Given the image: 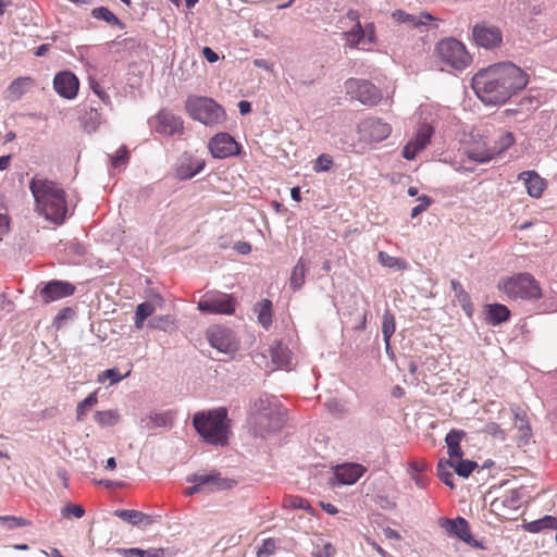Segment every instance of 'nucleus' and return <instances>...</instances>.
I'll use <instances>...</instances> for the list:
<instances>
[{
  "label": "nucleus",
  "instance_id": "obj_1",
  "mask_svg": "<svg viewBox=\"0 0 557 557\" xmlns=\"http://www.w3.org/2000/svg\"><path fill=\"white\" fill-rule=\"evenodd\" d=\"M529 83V75L511 62H500L480 70L472 77V88L485 104H503Z\"/></svg>",
  "mask_w": 557,
  "mask_h": 557
},
{
  "label": "nucleus",
  "instance_id": "obj_2",
  "mask_svg": "<svg viewBox=\"0 0 557 557\" xmlns=\"http://www.w3.org/2000/svg\"><path fill=\"white\" fill-rule=\"evenodd\" d=\"M29 189L36 210L54 224H62L67 214L65 191L55 182L45 177H33Z\"/></svg>",
  "mask_w": 557,
  "mask_h": 557
},
{
  "label": "nucleus",
  "instance_id": "obj_3",
  "mask_svg": "<svg viewBox=\"0 0 557 557\" xmlns=\"http://www.w3.org/2000/svg\"><path fill=\"white\" fill-rule=\"evenodd\" d=\"M256 432L261 436L278 431L285 422V410L271 395H261L253 400L250 408Z\"/></svg>",
  "mask_w": 557,
  "mask_h": 557
},
{
  "label": "nucleus",
  "instance_id": "obj_4",
  "mask_svg": "<svg viewBox=\"0 0 557 557\" xmlns=\"http://www.w3.org/2000/svg\"><path fill=\"white\" fill-rule=\"evenodd\" d=\"M193 424L197 433L209 444L225 446L228 442L227 410L224 407L208 412H196Z\"/></svg>",
  "mask_w": 557,
  "mask_h": 557
},
{
  "label": "nucleus",
  "instance_id": "obj_5",
  "mask_svg": "<svg viewBox=\"0 0 557 557\" xmlns=\"http://www.w3.org/2000/svg\"><path fill=\"white\" fill-rule=\"evenodd\" d=\"M185 108L189 116L207 126L221 124L225 121L224 109L207 97H188Z\"/></svg>",
  "mask_w": 557,
  "mask_h": 557
},
{
  "label": "nucleus",
  "instance_id": "obj_6",
  "mask_svg": "<svg viewBox=\"0 0 557 557\" xmlns=\"http://www.w3.org/2000/svg\"><path fill=\"white\" fill-rule=\"evenodd\" d=\"M503 292L513 300H532L542 296L539 283L529 273L509 277L502 284Z\"/></svg>",
  "mask_w": 557,
  "mask_h": 557
},
{
  "label": "nucleus",
  "instance_id": "obj_7",
  "mask_svg": "<svg viewBox=\"0 0 557 557\" xmlns=\"http://www.w3.org/2000/svg\"><path fill=\"white\" fill-rule=\"evenodd\" d=\"M435 54L442 63L458 71L466 69L471 62L463 44L455 38H445L437 42Z\"/></svg>",
  "mask_w": 557,
  "mask_h": 557
},
{
  "label": "nucleus",
  "instance_id": "obj_8",
  "mask_svg": "<svg viewBox=\"0 0 557 557\" xmlns=\"http://www.w3.org/2000/svg\"><path fill=\"white\" fill-rule=\"evenodd\" d=\"M236 300L233 295L219 290H209L198 301V309L209 314H233Z\"/></svg>",
  "mask_w": 557,
  "mask_h": 557
},
{
  "label": "nucleus",
  "instance_id": "obj_9",
  "mask_svg": "<svg viewBox=\"0 0 557 557\" xmlns=\"http://www.w3.org/2000/svg\"><path fill=\"white\" fill-rule=\"evenodd\" d=\"M345 89L352 99L368 107L379 104L383 97L381 90L367 79L348 78L345 82Z\"/></svg>",
  "mask_w": 557,
  "mask_h": 557
},
{
  "label": "nucleus",
  "instance_id": "obj_10",
  "mask_svg": "<svg viewBox=\"0 0 557 557\" xmlns=\"http://www.w3.org/2000/svg\"><path fill=\"white\" fill-rule=\"evenodd\" d=\"M207 338L211 347L219 352L232 355L238 349V341L234 332L221 325H214L208 329Z\"/></svg>",
  "mask_w": 557,
  "mask_h": 557
},
{
  "label": "nucleus",
  "instance_id": "obj_11",
  "mask_svg": "<svg viewBox=\"0 0 557 557\" xmlns=\"http://www.w3.org/2000/svg\"><path fill=\"white\" fill-rule=\"evenodd\" d=\"M392 133V126L380 117H369L358 125L360 139L367 143H380Z\"/></svg>",
  "mask_w": 557,
  "mask_h": 557
},
{
  "label": "nucleus",
  "instance_id": "obj_12",
  "mask_svg": "<svg viewBox=\"0 0 557 557\" xmlns=\"http://www.w3.org/2000/svg\"><path fill=\"white\" fill-rule=\"evenodd\" d=\"M186 480L187 482L193 483V485L187 487L185 491L187 495H194L203 490L220 491L230 487L227 481L215 471L203 474H191L188 475Z\"/></svg>",
  "mask_w": 557,
  "mask_h": 557
},
{
  "label": "nucleus",
  "instance_id": "obj_13",
  "mask_svg": "<svg viewBox=\"0 0 557 557\" xmlns=\"http://www.w3.org/2000/svg\"><path fill=\"white\" fill-rule=\"evenodd\" d=\"M440 525L450 536L459 539L460 541L465 542L469 546L474 547V548L483 547L482 543L472 536L469 522L465 518L457 517L455 519H441Z\"/></svg>",
  "mask_w": 557,
  "mask_h": 557
},
{
  "label": "nucleus",
  "instance_id": "obj_14",
  "mask_svg": "<svg viewBox=\"0 0 557 557\" xmlns=\"http://www.w3.org/2000/svg\"><path fill=\"white\" fill-rule=\"evenodd\" d=\"M434 135V127L429 123H420L414 137L403 148L401 154L406 160H413L423 150Z\"/></svg>",
  "mask_w": 557,
  "mask_h": 557
},
{
  "label": "nucleus",
  "instance_id": "obj_15",
  "mask_svg": "<svg viewBox=\"0 0 557 557\" xmlns=\"http://www.w3.org/2000/svg\"><path fill=\"white\" fill-rule=\"evenodd\" d=\"M209 149L215 159H225L239 153V145L228 133L224 132L210 139Z\"/></svg>",
  "mask_w": 557,
  "mask_h": 557
},
{
  "label": "nucleus",
  "instance_id": "obj_16",
  "mask_svg": "<svg viewBox=\"0 0 557 557\" xmlns=\"http://www.w3.org/2000/svg\"><path fill=\"white\" fill-rule=\"evenodd\" d=\"M475 44L485 49H493L500 45L503 35L498 27L478 24L472 30Z\"/></svg>",
  "mask_w": 557,
  "mask_h": 557
},
{
  "label": "nucleus",
  "instance_id": "obj_17",
  "mask_svg": "<svg viewBox=\"0 0 557 557\" xmlns=\"http://www.w3.org/2000/svg\"><path fill=\"white\" fill-rule=\"evenodd\" d=\"M75 292V286L65 281L52 280L40 289V296L45 304H49L69 296Z\"/></svg>",
  "mask_w": 557,
  "mask_h": 557
},
{
  "label": "nucleus",
  "instance_id": "obj_18",
  "mask_svg": "<svg viewBox=\"0 0 557 557\" xmlns=\"http://www.w3.org/2000/svg\"><path fill=\"white\" fill-rule=\"evenodd\" d=\"M78 78L69 71H62L58 73L53 78V88L55 92L65 99L75 98L78 91Z\"/></svg>",
  "mask_w": 557,
  "mask_h": 557
},
{
  "label": "nucleus",
  "instance_id": "obj_19",
  "mask_svg": "<svg viewBox=\"0 0 557 557\" xmlns=\"http://www.w3.org/2000/svg\"><path fill=\"white\" fill-rule=\"evenodd\" d=\"M158 125L156 132L172 136L183 131V121L180 116L175 115L171 111L160 110L156 116Z\"/></svg>",
  "mask_w": 557,
  "mask_h": 557
},
{
  "label": "nucleus",
  "instance_id": "obj_20",
  "mask_svg": "<svg viewBox=\"0 0 557 557\" xmlns=\"http://www.w3.org/2000/svg\"><path fill=\"white\" fill-rule=\"evenodd\" d=\"M364 468L358 463H346L336 467L335 478L342 485H351L356 483L363 474Z\"/></svg>",
  "mask_w": 557,
  "mask_h": 557
},
{
  "label": "nucleus",
  "instance_id": "obj_21",
  "mask_svg": "<svg viewBox=\"0 0 557 557\" xmlns=\"http://www.w3.org/2000/svg\"><path fill=\"white\" fill-rule=\"evenodd\" d=\"M206 162L202 159L183 156L176 169V173L182 180H190L205 169Z\"/></svg>",
  "mask_w": 557,
  "mask_h": 557
},
{
  "label": "nucleus",
  "instance_id": "obj_22",
  "mask_svg": "<svg viewBox=\"0 0 557 557\" xmlns=\"http://www.w3.org/2000/svg\"><path fill=\"white\" fill-rule=\"evenodd\" d=\"M393 20L400 24H407L412 28L420 27L422 25H426L429 21H433L434 17L426 11L421 12L418 15L410 14L405 12L404 10L397 9L392 13Z\"/></svg>",
  "mask_w": 557,
  "mask_h": 557
},
{
  "label": "nucleus",
  "instance_id": "obj_23",
  "mask_svg": "<svg viewBox=\"0 0 557 557\" xmlns=\"http://www.w3.org/2000/svg\"><path fill=\"white\" fill-rule=\"evenodd\" d=\"M511 411L513 414L515 428L518 430V444L525 445L529 442L532 434L527 414L518 406L511 408Z\"/></svg>",
  "mask_w": 557,
  "mask_h": 557
},
{
  "label": "nucleus",
  "instance_id": "obj_24",
  "mask_svg": "<svg viewBox=\"0 0 557 557\" xmlns=\"http://www.w3.org/2000/svg\"><path fill=\"white\" fill-rule=\"evenodd\" d=\"M520 181H523L528 194L533 198L541 197L545 183L543 178L534 171H524L518 175Z\"/></svg>",
  "mask_w": 557,
  "mask_h": 557
},
{
  "label": "nucleus",
  "instance_id": "obj_25",
  "mask_svg": "<svg viewBox=\"0 0 557 557\" xmlns=\"http://www.w3.org/2000/svg\"><path fill=\"white\" fill-rule=\"evenodd\" d=\"M466 436V432L462 430L453 429L445 436V443L447 445L448 456L453 458H461L463 453L460 447V442Z\"/></svg>",
  "mask_w": 557,
  "mask_h": 557
},
{
  "label": "nucleus",
  "instance_id": "obj_26",
  "mask_svg": "<svg viewBox=\"0 0 557 557\" xmlns=\"http://www.w3.org/2000/svg\"><path fill=\"white\" fill-rule=\"evenodd\" d=\"M308 270L309 263L304 258H299V260L293 268L289 277V285L293 288V290H298L304 286L306 273L308 272Z\"/></svg>",
  "mask_w": 557,
  "mask_h": 557
},
{
  "label": "nucleus",
  "instance_id": "obj_27",
  "mask_svg": "<svg viewBox=\"0 0 557 557\" xmlns=\"http://www.w3.org/2000/svg\"><path fill=\"white\" fill-rule=\"evenodd\" d=\"M343 36L349 48H357L359 45H362L363 50H370L369 47H366V33L360 22H357L355 26L350 30L345 32Z\"/></svg>",
  "mask_w": 557,
  "mask_h": 557
},
{
  "label": "nucleus",
  "instance_id": "obj_28",
  "mask_svg": "<svg viewBox=\"0 0 557 557\" xmlns=\"http://www.w3.org/2000/svg\"><path fill=\"white\" fill-rule=\"evenodd\" d=\"M523 529L529 533H539L544 530H557V518L553 516H544L523 524Z\"/></svg>",
  "mask_w": 557,
  "mask_h": 557
},
{
  "label": "nucleus",
  "instance_id": "obj_29",
  "mask_svg": "<svg viewBox=\"0 0 557 557\" xmlns=\"http://www.w3.org/2000/svg\"><path fill=\"white\" fill-rule=\"evenodd\" d=\"M32 85L30 77H17L15 78L7 89V98L11 101L20 100L23 95L27 91Z\"/></svg>",
  "mask_w": 557,
  "mask_h": 557
},
{
  "label": "nucleus",
  "instance_id": "obj_30",
  "mask_svg": "<svg viewBox=\"0 0 557 557\" xmlns=\"http://www.w3.org/2000/svg\"><path fill=\"white\" fill-rule=\"evenodd\" d=\"M486 310V320L492 325H498L505 322L510 315L509 309L505 305L500 304L487 305Z\"/></svg>",
  "mask_w": 557,
  "mask_h": 557
},
{
  "label": "nucleus",
  "instance_id": "obj_31",
  "mask_svg": "<svg viewBox=\"0 0 557 557\" xmlns=\"http://www.w3.org/2000/svg\"><path fill=\"white\" fill-rule=\"evenodd\" d=\"M84 129L95 133L102 123V116L97 108H89L81 117Z\"/></svg>",
  "mask_w": 557,
  "mask_h": 557
},
{
  "label": "nucleus",
  "instance_id": "obj_32",
  "mask_svg": "<svg viewBox=\"0 0 557 557\" xmlns=\"http://www.w3.org/2000/svg\"><path fill=\"white\" fill-rule=\"evenodd\" d=\"M271 357L278 368H287L292 361V352L281 344L271 347Z\"/></svg>",
  "mask_w": 557,
  "mask_h": 557
},
{
  "label": "nucleus",
  "instance_id": "obj_33",
  "mask_svg": "<svg viewBox=\"0 0 557 557\" xmlns=\"http://www.w3.org/2000/svg\"><path fill=\"white\" fill-rule=\"evenodd\" d=\"M91 16L96 20L104 21L109 25L117 26L121 29L124 28V24L121 20L107 7H98L91 10Z\"/></svg>",
  "mask_w": 557,
  "mask_h": 557
},
{
  "label": "nucleus",
  "instance_id": "obj_34",
  "mask_svg": "<svg viewBox=\"0 0 557 557\" xmlns=\"http://www.w3.org/2000/svg\"><path fill=\"white\" fill-rule=\"evenodd\" d=\"M114 515L132 525H138L144 520H150L146 513L134 509H117Z\"/></svg>",
  "mask_w": 557,
  "mask_h": 557
},
{
  "label": "nucleus",
  "instance_id": "obj_35",
  "mask_svg": "<svg viewBox=\"0 0 557 557\" xmlns=\"http://www.w3.org/2000/svg\"><path fill=\"white\" fill-rule=\"evenodd\" d=\"M495 506L517 510L520 507V493L517 490H510L505 495L496 498L493 503Z\"/></svg>",
  "mask_w": 557,
  "mask_h": 557
},
{
  "label": "nucleus",
  "instance_id": "obj_36",
  "mask_svg": "<svg viewBox=\"0 0 557 557\" xmlns=\"http://www.w3.org/2000/svg\"><path fill=\"white\" fill-rule=\"evenodd\" d=\"M459 460L454 462L451 460L447 461L448 467H451L455 469V472L462 478H468L472 471L478 467V463L473 460H465L461 458H458Z\"/></svg>",
  "mask_w": 557,
  "mask_h": 557
},
{
  "label": "nucleus",
  "instance_id": "obj_37",
  "mask_svg": "<svg viewBox=\"0 0 557 557\" xmlns=\"http://www.w3.org/2000/svg\"><path fill=\"white\" fill-rule=\"evenodd\" d=\"M466 154L470 160L481 164L490 162L495 157V152H493L491 147L484 149L470 148L467 150Z\"/></svg>",
  "mask_w": 557,
  "mask_h": 557
},
{
  "label": "nucleus",
  "instance_id": "obj_38",
  "mask_svg": "<svg viewBox=\"0 0 557 557\" xmlns=\"http://www.w3.org/2000/svg\"><path fill=\"white\" fill-rule=\"evenodd\" d=\"M154 312V306L149 301H144L136 307L135 326L141 329L145 320Z\"/></svg>",
  "mask_w": 557,
  "mask_h": 557
},
{
  "label": "nucleus",
  "instance_id": "obj_39",
  "mask_svg": "<svg viewBox=\"0 0 557 557\" xmlns=\"http://www.w3.org/2000/svg\"><path fill=\"white\" fill-rule=\"evenodd\" d=\"M120 414L116 410L96 411L95 421L101 426H113L117 424Z\"/></svg>",
  "mask_w": 557,
  "mask_h": 557
},
{
  "label": "nucleus",
  "instance_id": "obj_40",
  "mask_svg": "<svg viewBox=\"0 0 557 557\" xmlns=\"http://www.w3.org/2000/svg\"><path fill=\"white\" fill-rule=\"evenodd\" d=\"M121 554L124 557H161L163 555V550L160 548H124L121 550Z\"/></svg>",
  "mask_w": 557,
  "mask_h": 557
},
{
  "label": "nucleus",
  "instance_id": "obj_41",
  "mask_svg": "<svg viewBox=\"0 0 557 557\" xmlns=\"http://www.w3.org/2000/svg\"><path fill=\"white\" fill-rule=\"evenodd\" d=\"M395 332V317L386 309L382 315V335L383 339H391Z\"/></svg>",
  "mask_w": 557,
  "mask_h": 557
},
{
  "label": "nucleus",
  "instance_id": "obj_42",
  "mask_svg": "<svg viewBox=\"0 0 557 557\" xmlns=\"http://www.w3.org/2000/svg\"><path fill=\"white\" fill-rule=\"evenodd\" d=\"M150 423L154 428H165L172 424L173 413L171 411L165 412H152L148 417Z\"/></svg>",
  "mask_w": 557,
  "mask_h": 557
},
{
  "label": "nucleus",
  "instance_id": "obj_43",
  "mask_svg": "<svg viewBox=\"0 0 557 557\" xmlns=\"http://www.w3.org/2000/svg\"><path fill=\"white\" fill-rule=\"evenodd\" d=\"M515 143V137L512 133L506 132L503 133L499 138L495 141V145L492 148L495 156L500 154L503 151L510 148Z\"/></svg>",
  "mask_w": 557,
  "mask_h": 557
},
{
  "label": "nucleus",
  "instance_id": "obj_44",
  "mask_svg": "<svg viewBox=\"0 0 557 557\" xmlns=\"http://www.w3.org/2000/svg\"><path fill=\"white\" fill-rule=\"evenodd\" d=\"M272 302L268 299H264L259 305V311H258V320L264 326L268 329L272 324Z\"/></svg>",
  "mask_w": 557,
  "mask_h": 557
},
{
  "label": "nucleus",
  "instance_id": "obj_45",
  "mask_svg": "<svg viewBox=\"0 0 557 557\" xmlns=\"http://www.w3.org/2000/svg\"><path fill=\"white\" fill-rule=\"evenodd\" d=\"M377 261L380 262L381 265L388 268V269H395V268L404 269L405 268V262L403 260H400L399 258L389 256L385 251L379 252Z\"/></svg>",
  "mask_w": 557,
  "mask_h": 557
},
{
  "label": "nucleus",
  "instance_id": "obj_46",
  "mask_svg": "<svg viewBox=\"0 0 557 557\" xmlns=\"http://www.w3.org/2000/svg\"><path fill=\"white\" fill-rule=\"evenodd\" d=\"M98 401L96 393L89 394L86 398H84L81 403H78L76 408V418L77 420H83L86 411L96 405Z\"/></svg>",
  "mask_w": 557,
  "mask_h": 557
},
{
  "label": "nucleus",
  "instance_id": "obj_47",
  "mask_svg": "<svg viewBox=\"0 0 557 557\" xmlns=\"http://www.w3.org/2000/svg\"><path fill=\"white\" fill-rule=\"evenodd\" d=\"M0 521L8 527L9 530L30 525V521L16 516H1Z\"/></svg>",
  "mask_w": 557,
  "mask_h": 557
},
{
  "label": "nucleus",
  "instance_id": "obj_48",
  "mask_svg": "<svg viewBox=\"0 0 557 557\" xmlns=\"http://www.w3.org/2000/svg\"><path fill=\"white\" fill-rule=\"evenodd\" d=\"M75 315V311L71 307L62 308L53 319V326L57 329H61L65 325L67 320L73 319Z\"/></svg>",
  "mask_w": 557,
  "mask_h": 557
},
{
  "label": "nucleus",
  "instance_id": "obj_49",
  "mask_svg": "<svg viewBox=\"0 0 557 557\" xmlns=\"http://www.w3.org/2000/svg\"><path fill=\"white\" fill-rule=\"evenodd\" d=\"M327 411L337 418H342L346 413L345 405L336 398H331L325 403Z\"/></svg>",
  "mask_w": 557,
  "mask_h": 557
},
{
  "label": "nucleus",
  "instance_id": "obj_50",
  "mask_svg": "<svg viewBox=\"0 0 557 557\" xmlns=\"http://www.w3.org/2000/svg\"><path fill=\"white\" fill-rule=\"evenodd\" d=\"M332 165H333L332 157L326 153H322L314 161L313 170L317 173L326 172L331 169Z\"/></svg>",
  "mask_w": 557,
  "mask_h": 557
},
{
  "label": "nucleus",
  "instance_id": "obj_51",
  "mask_svg": "<svg viewBox=\"0 0 557 557\" xmlns=\"http://www.w3.org/2000/svg\"><path fill=\"white\" fill-rule=\"evenodd\" d=\"M448 465H444L442 462L437 466V475L440 480L450 488H454V474L447 469Z\"/></svg>",
  "mask_w": 557,
  "mask_h": 557
},
{
  "label": "nucleus",
  "instance_id": "obj_52",
  "mask_svg": "<svg viewBox=\"0 0 557 557\" xmlns=\"http://www.w3.org/2000/svg\"><path fill=\"white\" fill-rule=\"evenodd\" d=\"M63 518H70L71 516L79 519L85 515V509L81 505L67 504L61 509Z\"/></svg>",
  "mask_w": 557,
  "mask_h": 557
},
{
  "label": "nucleus",
  "instance_id": "obj_53",
  "mask_svg": "<svg viewBox=\"0 0 557 557\" xmlns=\"http://www.w3.org/2000/svg\"><path fill=\"white\" fill-rule=\"evenodd\" d=\"M89 87L104 104H111V98L109 94L104 91V89L95 78H89Z\"/></svg>",
  "mask_w": 557,
  "mask_h": 557
},
{
  "label": "nucleus",
  "instance_id": "obj_54",
  "mask_svg": "<svg viewBox=\"0 0 557 557\" xmlns=\"http://www.w3.org/2000/svg\"><path fill=\"white\" fill-rule=\"evenodd\" d=\"M131 374V371H127L125 374H121L117 369L111 368L103 371L101 379H109L111 384H115L121 382L123 379L127 377Z\"/></svg>",
  "mask_w": 557,
  "mask_h": 557
},
{
  "label": "nucleus",
  "instance_id": "obj_55",
  "mask_svg": "<svg viewBox=\"0 0 557 557\" xmlns=\"http://www.w3.org/2000/svg\"><path fill=\"white\" fill-rule=\"evenodd\" d=\"M451 289L455 294V297L457 298L458 302H465L467 305L468 299L470 298V295L463 289L460 282L457 280L450 281Z\"/></svg>",
  "mask_w": 557,
  "mask_h": 557
},
{
  "label": "nucleus",
  "instance_id": "obj_56",
  "mask_svg": "<svg viewBox=\"0 0 557 557\" xmlns=\"http://www.w3.org/2000/svg\"><path fill=\"white\" fill-rule=\"evenodd\" d=\"M418 201H419V205L413 207L412 210H411V213H410L411 218H416L420 213L424 212L430 207V205L432 203V199L429 196H426V195L420 196L418 198Z\"/></svg>",
  "mask_w": 557,
  "mask_h": 557
},
{
  "label": "nucleus",
  "instance_id": "obj_57",
  "mask_svg": "<svg viewBox=\"0 0 557 557\" xmlns=\"http://www.w3.org/2000/svg\"><path fill=\"white\" fill-rule=\"evenodd\" d=\"M276 548L275 541L273 539H267L262 542L261 546L257 549L258 557L271 556L274 554Z\"/></svg>",
  "mask_w": 557,
  "mask_h": 557
},
{
  "label": "nucleus",
  "instance_id": "obj_58",
  "mask_svg": "<svg viewBox=\"0 0 557 557\" xmlns=\"http://www.w3.org/2000/svg\"><path fill=\"white\" fill-rule=\"evenodd\" d=\"M128 150L125 146L119 148L114 157H111V164L113 168H117L121 164H125L128 161Z\"/></svg>",
  "mask_w": 557,
  "mask_h": 557
},
{
  "label": "nucleus",
  "instance_id": "obj_59",
  "mask_svg": "<svg viewBox=\"0 0 557 557\" xmlns=\"http://www.w3.org/2000/svg\"><path fill=\"white\" fill-rule=\"evenodd\" d=\"M335 549L331 543H325L322 548L312 553V557H333Z\"/></svg>",
  "mask_w": 557,
  "mask_h": 557
},
{
  "label": "nucleus",
  "instance_id": "obj_60",
  "mask_svg": "<svg viewBox=\"0 0 557 557\" xmlns=\"http://www.w3.org/2000/svg\"><path fill=\"white\" fill-rule=\"evenodd\" d=\"M170 323L169 317H157L149 321V326L152 329L165 330Z\"/></svg>",
  "mask_w": 557,
  "mask_h": 557
},
{
  "label": "nucleus",
  "instance_id": "obj_61",
  "mask_svg": "<svg viewBox=\"0 0 557 557\" xmlns=\"http://www.w3.org/2000/svg\"><path fill=\"white\" fill-rule=\"evenodd\" d=\"M10 218L7 214L0 213V240L9 233Z\"/></svg>",
  "mask_w": 557,
  "mask_h": 557
},
{
  "label": "nucleus",
  "instance_id": "obj_62",
  "mask_svg": "<svg viewBox=\"0 0 557 557\" xmlns=\"http://www.w3.org/2000/svg\"><path fill=\"white\" fill-rule=\"evenodd\" d=\"M366 33V47L372 45L375 41V30L373 24H369L363 28Z\"/></svg>",
  "mask_w": 557,
  "mask_h": 557
},
{
  "label": "nucleus",
  "instance_id": "obj_63",
  "mask_svg": "<svg viewBox=\"0 0 557 557\" xmlns=\"http://www.w3.org/2000/svg\"><path fill=\"white\" fill-rule=\"evenodd\" d=\"M202 54L209 63H214L219 60L218 53L214 50H212L210 47H205L202 49Z\"/></svg>",
  "mask_w": 557,
  "mask_h": 557
},
{
  "label": "nucleus",
  "instance_id": "obj_64",
  "mask_svg": "<svg viewBox=\"0 0 557 557\" xmlns=\"http://www.w3.org/2000/svg\"><path fill=\"white\" fill-rule=\"evenodd\" d=\"M292 505L295 508H299V509H304V510H309L311 508L309 502L302 497L294 498L292 502Z\"/></svg>",
  "mask_w": 557,
  "mask_h": 557
}]
</instances>
